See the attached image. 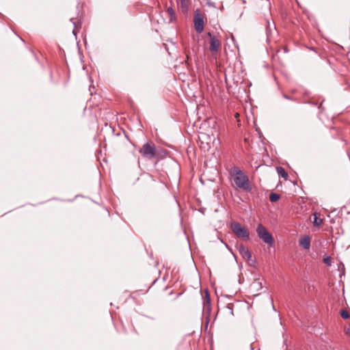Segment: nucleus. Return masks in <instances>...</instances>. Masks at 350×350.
<instances>
[{
    "mask_svg": "<svg viewBox=\"0 0 350 350\" xmlns=\"http://www.w3.org/2000/svg\"><path fill=\"white\" fill-rule=\"evenodd\" d=\"M70 21L74 25V29L72 30L73 35L77 37L78 29H81V23L80 21H74V18H71Z\"/></svg>",
    "mask_w": 350,
    "mask_h": 350,
    "instance_id": "obj_10",
    "label": "nucleus"
},
{
    "mask_svg": "<svg viewBox=\"0 0 350 350\" xmlns=\"http://www.w3.org/2000/svg\"><path fill=\"white\" fill-rule=\"evenodd\" d=\"M282 96L284 98H285L286 100H294V98H293L292 97L288 96L287 94H286L284 93L282 94Z\"/></svg>",
    "mask_w": 350,
    "mask_h": 350,
    "instance_id": "obj_18",
    "label": "nucleus"
},
{
    "mask_svg": "<svg viewBox=\"0 0 350 350\" xmlns=\"http://www.w3.org/2000/svg\"><path fill=\"white\" fill-rule=\"evenodd\" d=\"M167 14H168V15L170 16V21H172L175 20V18H176V13H175V11H174V10L173 9L172 7L167 8Z\"/></svg>",
    "mask_w": 350,
    "mask_h": 350,
    "instance_id": "obj_11",
    "label": "nucleus"
},
{
    "mask_svg": "<svg viewBox=\"0 0 350 350\" xmlns=\"http://www.w3.org/2000/svg\"><path fill=\"white\" fill-rule=\"evenodd\" d=\"M340 315L345 319H348L349 317V312L347 310H342L340 311Z\"/></svg>",
    "mask_w": 350,
    "mask_h": 350,
    "instance_id": "obj_16",
    "label": "nucleus"
},
{
    "mask_svg": "<svg viewBox=\"0 0 350 350\" xmlns=\"http://www.w3.org/2000/svg\"><path fill=\"white\" fill-rule=\"evenodd\" d=\"M321 224H322V219L317 216V213H314V221H313L314 226L319 227L321 226Z\"/></svg>",
    "mask_w": 350,
    "mask_h": 350,
    "instance_id": "obj_13",
    "label": "nucleus"
},
{
    "mask_svg": "<svg viewBox=\"0 0 350 350\" xmlns=\"http://www.w3.org/2000/svg\"><path fill=\"white\" fill-rule=\"evenodd\" d=\"M208 36L210 38L209 50L212 53V54H215L219 51L220 42L219 40L217 38V37L212 33L208 32Z\"/></svg>",
    "mask_w": 350,
    "mask_h": 350,
    "instance_id": "obj_6",
    "label": "nucleus"
},
{
    "mask_svg": "<svg viewBox=\"0 0 350 350\" xmlns=\"http://www.w3.org/2000/svg\"><path fill=\"white\" fill-rule=\"evenodd\" d=\"M258 237L268 245L272 246L274 243V239L271 234L261 224H259L256 228Z\"/></svg>",
    "mask_w": 350,
    "mask_h": 350,
    "instance_id": "obj_4",
    "label": "nucleus"
},
{
    "mask_svg": "<svg viewBox=\"0 0 350 350\" xmlns=\"http://www.w3.org/2000/svg\"><path fill=\"white\" fill-rule=\"evenodd\" d=\"M141 155L147 159H152L157 157L156 146L152 142H147L139 150Z\"/></svg>",
    "mask_w": 350,
    "mask_h": 350,
    "instance_id": "obj_3",
    "label": "nucleus"
},
{
    "mask_svg": "<svg viewBox=\"0 0 350 350\" xmlns=\"http://www.w3.org/2000/svg\"><path fill=\"white\" fill-rule=\"evenodd\" d=\"M299 244L305 250H308L310 245V237L308 235L304 236L299 240Z\"/></svg>",
    "mask_w": 350,
    "mask_h": 350,
    "instance_id": "obj_9",
    "label": "nucleus"
},
{
    "mask_svg": "<svg viewBox=\"0 0 350 350\" xmlns=\"http://www.w3.org/2000/svg\"><path fill=\"white\" fill-rule=\"evenodd\" d=\"M280 199V195L276 193H271L269 195V200L272 202H275Z\"/></svg>",
    "mask_w": 350,
    "mask_h": 350,
    "instance_id": "obj_14",
    "label": "nucleus"
},
{
    "mask_svg": "<svg viewBox=\"0 0 350 350\" xmlns=\"http://www.w3.org/2000/svg\"><path fill=\"white\" fill-rule=\"evenodd\" d=\"M237 248L243 258H246L248 260H252L251 252L243 244L237 245Z\"/></svg>",
    "mask_w": 350,
    "mask_h": 350,
    "instance_id": "obj_7",
    "label": "nucleus"
},
{
    "mask_svg": "<svg viewBox=\"0 0 350 350\" xmlns=\"http://www.w3.org/2000/svg\"><path fill=\"white\" fill-rule=\"evenodd\" d=\"M295 92H296V90H291L292 94H295Z\"/></svg>",
    "mask_w": 350,
    "mask_h": 350,
    "instance_id": "obj_20",
    "label": "nucleus"
},
{
    "mask_svg": "<svg viewBox=\"0 0 350 350\" xmlns=\"http://www.w3.org/2000/svg\"><path fill=\"white\" fill-rule=\"evenodd\" d=\"M253 289L259 290L262 288V284L258 280H255L251 285Z\"/></svg>",
    "mask_w": 350,
    "mask_h": 350,
    "instance_id": "obj_15",
    "label": "nucleus"
},
{
    "mask_svg": "<svg viewBox=\"0 0 350 350\" xmlns=\"http://www.w3.org/2000/svg\"><path fill=\"white\" fill-rule=\"evenodd\" d=\"M325 263H326L328 266L331 265V260L329 256H327L323 259Z\"/></svg>",
    "mask_w": 350,
    "mask_h": 350,
    "instance_id": "obj_17",
    "label": "nucleus"
},
{
    "mask_svg": "<svg viewBox=\"0 0 350 350\" xmlns=\"http://www.w3.org/2000/svg\"><path fill=\"white\" fill-rule=\"evenodd\" d=\"M276 171H277L278 174H279V176H280L282 178H286L288 176V174L286 172L285 170L281 166L277 167Z\"/></svg>",
    "mask_w": 350,
    "mask_h": 350,
    "instance_id": "obj_12",
    "label": "nucleus"
},
{
    "mask_svg": "<svg viewBox=\"0 0 350 350\" xmlns=\"http://www.w3.org/2000/svg\"><path fill=\"white\" fill-rule=\"evenodd\" d=\"M204 310L210 315L211 308L210 304V296L208 290L205 291V297L203 301Z\"/></svg>",
    "mask_w": 350,
    "mask_h": 350,
    "instance_id": "obj_8",
    "label": "nucleus"
},
{
    "mask_svg": "<svg viewBox=\"0 0 350 350\" xmlns=\"http://www.w3.org/2000/svg\"><path fill=\"white\" fill-rule=\"evenodd\" d=\"M232 174L233 176V180L237 187L247 192L251 191L252 187L248 177L239 168L234 167L232 169Z\"/></svg>",
    "mask_w": 350,
    "mask_h": 350,
    "instance_id": "obj_1",
    "label": "nucleus"
},
{
    "mask_svg": "<svg viewBox=\"0 0 350 350\" xmlns=\"http://www.w3.org/2000/svg\"><path fill=\"white\" fill-rule=\"evenodd\" d=\"M194 27L197 33H200L204 28V18L198 10L194 14Z\"/></svg>",
    "mask_w": 350,
    "mask_h": 350,
    "instance_id": "obj_5",
    "label": "nucleus"
},
{
    "mask_svg": "<svg viewBox=\"0 0 350 350\" xmlns=\"http://www.w3.org/2000/svg\"><path fill=\"white\" fill-rule=\"evenodd\" d=\"M230 229L239 239L243 241L249 240L250 232L248 229L245 226H242L239 222H232L230 224Z\"/></svg>",
    "mask_w": 350,
    "mask_h": 350,
    "instance_id": "obj_2",
    "label": "nucleus"
},
{
    "mask_svg": "<svg viewBox=\"0 0 350 350\" xmlns=\"http://www.w3.org/2000/svg\"><path fill=\"white\" fill-rule=\"evenodd\" d=\"M308 103H310V104H311V105H312L314 106L317 105V103L315 102V101H310V102H308Z\"/></svg>",
    "mask_w": 350,
    "mask_h": 350,
    "instance_id": "obj_19",
    "label": "nucleus"
}]
</instances>
